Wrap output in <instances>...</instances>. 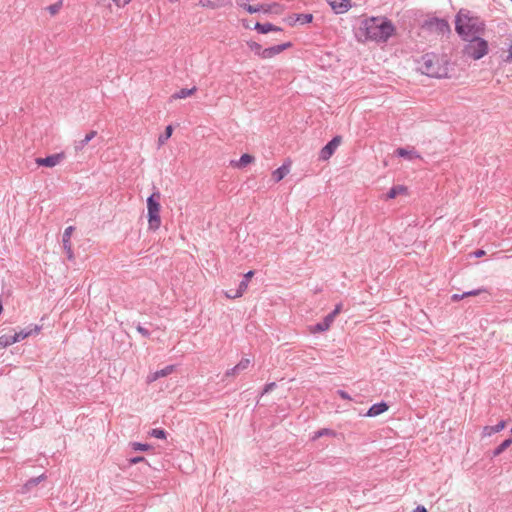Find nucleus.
<instances>
[{
    "mask_svg": "<svg viewBox=\"0 0 512 512\" xmlns=\"http://www.w3.org/2000/svg\"><path fill=\"white\" fill-rule=\"evenodd\" d=\"M396 32L392 21L386 17H368L361 21L357 36L364 37L365 41L385 43Z\"/></svg>",
    "mask_w": 512,
    "mask_h": 512,
    "instance_id": "nucleus-1",
    "label": "nucleus"
},
{
    "mask_svg": "<svg viewBox=\"0 0 512 512\" xmlns=\"http://www.w3.org/2000/svg\"><path fill=\"white\" fill-rule=\"evenodd\" d=\"M484 22L470 11L461 9L455 17V31L463 39L468 40L484 31Z\"/></svg>",
    "mask_w": 512,
    "mask_h": 512,
    "instance_id": "nucleus-2",
    "label": "nucleus"
},
{
    "mask_svg": "<svg viewBox=\"0 0 512 512\" xmlns=\"http://www.w3.org/2000/svg\"><path fill=\"white\" fill-rule=\"evenodd\" d=\"M418 69L425 75L434 78H443L448 75V68L435 53H426L418 61Z\"/></svg>",
    "mask_w": 512,
    "mask_h": 512,
    "instance_id": "nucleus-3",
    "label": "nucleus"
},
{
    "mask_svg": "<svg viewBox=\"0 0 512 512\" xmlns=\"http://www.w3.org/2000/svg\"><path fill=\"white\" fill-rule=\"evenodd\" d=\"M160 199L161 193L159 191L153 192L147 198V217H148V225L150 230H157L161 225V217H160Z\"/></svg>",
    "mask_w": 512,
    "mask_h": 512,
    "instance_id": "nucleus-4",
    "label": "nucleus"
},
{
    "mask_svg": "<svg viewBox=\"0 0 512 512\" xmlns=\"http://www.w3.org/2000/svg\"><path fill=\"white\" fill-rule=\"evenodd\" d=\"M464 53L474 60L481 59L488 53V43L478 36L472 37L465 46Z\"/></svg>",
    "mask_w": 512,
    "mask_h": 512,
    "instance_id": "nucleus-5",
    "label": "nucleus"
},
{
    "mask_svg": "<svg viewBox=\"0 0 512 512\" xmlns=\"http://www.w3.org/2000/svg\"><path fill=\"white\" fill-rule=\"evenodd\" d=\"M423 28L442 36L451 34V27L447 20L437 17L426 20L423 23Z\"/></svg>",
    "mask_w": 512,
    "mask_h": 512,
    "instance_id": "nucleus-6",
    "label": "nucleus"
},
{
    "mask_svg": "<svg viewBox=\"0 0 512 512\" xmlns=\"http://www.w3.org/2000/svg\"><path fill=\"white\" fill-rule=\"evenodd\" d=\"M342 137L337 135L333 137L320 151L319 158L321 160H328L335 152L337 147L341 144Z\"/></svg>",
    "mask_w": 512,
    "mask_h": 512,
    "instance_id": "nucleus-7",
    "label": "nucleus"
},
{
    "mask_svg": "<svg viewBox=\"0 0 512 512\" xmlns=\"http://www.w3.org/2000/svg\"><path fill=\"white\" fill-rule=\"evenodd\" d=\"M64 158H65V155L63 152H61V153L49 155L44 158H42V157L36 158L35 162L38 166L54 167V166L58 165Z\"/></svg>",
    "mask_w": 512,
    "mask_h": 512,
    "instance_id": "nucleus-8",
    "label": "nucleus"
},
{
    "mask_svg": "<svg viewBox=\"0 0 512 512\" xmlns=\"http://www.w3.org/2000/svg\"><path fill=\"white\" fill-rule=\"evenodd\" d=\"M73 231H74V227L68 226L67 228H65L63 236H62L63 249L67 255L68 260H70V261H72L74 259V254H73V250H72V246H71V242H70V238H71Z\"/></svg>",
    "mask_w": 512,
    "mask_h": 512,
    "instance_id": "nucleus-9",
    "label": "nucleus"
},
{
    "mask_svg": "<svg viewBox=\"0 0 512 512\" xmlns=\"http://www.w3.org/2000/svg\"><path fill=\"white\" fill-rule=\"evenodd\" d=\"M40 330H41L40 326H38V325H30V326H28V327H26L24 329H21L18 332H15L12 335H13V338L15 340V343H17V342H20V341L26 339L27 337H29L32 334H38Z\"/></svg>",
    "mask_w": 512,
    "mask_h": 512,
    "instance_id": "nucleus-10",
    "label": "nucleus"
},
{
    "mask_svg": "<svg viewBox=\"0 0 512 512\" xmlns=\"http://www.w3.org/2000/svg\"><path fill=\"white\" fill-rule=\"evenodd\" d=\"M291 46H292V43L291 42H287V43H283V44H279V45H275V46H271V47L265 48L264 52H262V58L263 59L272 58V57L280 54L281 52H283L287 48H290Z\"/></svg>",
    "mask_w": 512,
    "mask_h": 512,
    "instance_id": "nucleus-11",
    "label": "nucleus"
},
{
    "mask_svg": "<svg viewBox=\"0 0 512 512\" xmlns=\"http://www.w3.org/2000/svg\"><path fill=\"white\" fill-rule=\"evenodd\" d=\"M336 14H342L351 7L350 0H326Z\"/></svg>",
    "mask_w": 512,
    "mask_h": 512,
    "instance_id": "nucleus-12",
    "label": "nucleus"
},
{
    "mask_svg": "<svg viewBox=\"0 0 512 512\" xmlns=\"http://www.w3.org/2000/svg\"><path fill=\"white\" fill-rule=\"evenodd\" d=\"M254 29L258 32V33H261V34H267L269 32H277V33H282V28L278 27V26H275L273 25L272 23H260V22H257L255 24V27Z\"/></svg>",
    "mask_w": 512,
    "mask_h": 512,
    "instance_id": "nucleus-13",
    "label": "nucleus"
},
{
    "mask_svg": "<svg viewBox=\"0 0 512 512\" xmlns=\"http://www.w3.org/2000/svg\"><path fill=\"white\" fill-rule=\"evenodd\" d=\"M389 406L386 402L381 401L379 403L373 404L367 413L365 414L368 417H376L388 410Z\"/></svg>",
    "mask_w": 512,
    "mask_h": 512,
    "instance_id": "nucleus-14",
    "label": "nucleus"
},
{
    "mask_svg": "<svg viewBox=\"0 0 512 512\" xmlns=\"http://www.w3.org/2000/svg\"><path fill=\"white\" fill-rule=\"evenodd\" d=\"M250 365V359L248 358H243L241 359V361L236 365L234 366L233 368L231 369H228L225 373V376L226 377H229V376H236L238 373H240L241 371H244L246 370Z\"/></svg>",
    "mask_w": 512,
    "mask_h": 512,
    "instance_id": "nucleus-15",
    "label": "nucleus"
},
{
    "mask_svg": "<svg viewBox=\"0 0 512 512\" xmlns=\"http://www.w3.org/2000/svg\"><path fill=\"white\" fill-rule=\"evenodd\" d=\"M506 424L507 423L505 420H501L494 426H485L483 428L482 435L484 437H486V436H491L494 433H498L506 427Z\"/></svg>",
    "mask_w": 512,
    "mask_h": 512,
    "instance_id": "nucleus-16",
    "label": "nucleus"
},
{
    "mask_svg": "<svg viewBox=\"0 0 512 512\" xmlns=\"http://www.w3.org/2000/svg\"><path fill=\"white\" fill-rule=\"evenodd\" d=\"M254 275V271H248L242 281L239 283L238 285V288L235 290V296H242L243 293L246 291L247 287H248V283L250 281V279L252 278V276Z\"/></svg>",
    "mask_w": 512,
    "mask_h": 512,
    "instance_id": "nucleus-17",
    "label": "nucleus"
},
{
    "mask_svg": "<svg viewBox=\"0 0 512 512\" xmlns=\"http://www.w3.org/2000/svg\"><path fill=\"white\" fill-rule=\"evenodd\" d=\"M173 370H174L173 365L166 366L165 368L158 370V371L154 372L153 374L149 375L148 382H153L161 377H165V376L171 374Z\"/></svg>",
    "mask_w": 512,
    "mask_h": 512,
    "instance_id": "nucleus-18",
    "label": "nucleus"
},
{
    "mask_svg": "<svg viewBox=\"0 0 512 512\" xmlns=\"http://www.w3.org/2000/svg\"><path fill=\"white\" fill-rule=\"evenodd\" d=\"M290 172V165L283 164L272 173V178L275 182L281 181Z\"/></svg>",
    "mask_w": 512,
    "mask_h": 512,
    "instance_id": "nucleus-19",
    "label": "nucleus"
},
{
    "mask_svg": "<svg viewBox=\"0 0 512 512\" xmlns=\"http://www.w3.org/2000/svg\"><path fill=\"white\" fill-rule=\"evenodd\" d=\"M333 319L331 318V316L329 315H326L324 317V319L317 323L314 328H313V332H324L326 330H328L331 326V324L333 323Z\"/></svg>",
    "mask_w": 512,
    "mask_h": 512,
    "instance_id": "nucleus-20",
    "label": "nucleus"
},
{
    "mask_svg": "<svg viewBox=\"0 0 512 512\" xmlns=\"http://www.w3.org/2000/svg\"><path fill=\"white\" fill-rule=\"evenodd\" d=\"M254 161V156L243 154L238 161H231V165L237 168H243Z\"/></svg>",
    "mask_w": 512,
    "mask_h": 512,
    "instance_id": "nucleus-21",
    "label": "nucleus"
},
{
    "mask_svg": "<svg viewBox=\"0 0 512 512\" xmlns=\"http://www.w3.org/2000/svg\"><path fill=\"white\" fill-rule=\"evenodd\" d=\"M198 5L205 7V8L217 9V8L224 7L226 5V3L224 0H216V1L200 0L198 2Z\"/></svg>",
    "mask_w": 512,
    "mask_h": 512,
    "instance_id": "nucleus-22",
    "label": "nucleus"
},
{
    "mask_svg": "<svg viewBox=\"0 0 512 512\" xmlns=\"http://www.w3.org/2000/svg\"><path fill=\"white\" fill-rule=\"evenodd\" d=\"M291 23L299 22L300 24H307L312 22L313 15L310 13L307 14H294L293 17L290 18Z\"/></svg>",
    "mask_w": 512,
    "mask_h": 512,
    "instance_id": "nucleus-23",
    "label": "nucleus"
},
{
    "mask_svg": "<svg viewBox=\"0 0 512 512\" xmlns=\"http://www.w3.org/2000/svg\"><path fill=\"white\" fill-rule=\"evenodd\" d=\"M96 134V131H90L82 140L75 142V150H82L85 145L88 144L96 136Z\"/></svg>",
    "mask_w": 512,
    "mask_h": 512,
    "instance_id": "nucleus-24",
    "label": "nucleus"
},
{
    "mask_svg": "<svg viewBox=\"0 0 512 512\" xmlns=\"http://www.w3.org/2000/svg\"><path fill=\"white\" fill-rule=\"evenodd\" d=\"M407 190V188L403 185H396V186H393L392 188H390V190L388 191L386 197L387 199H394L396 198L398 195L400 194H403L405 193Z\"/></svg>",
    "mask_w": 512,
    "mask_h": 512,
    "instance_id": "nucleus-25",
    "label": "nucleus"
},
{
    "mask_svg": "<svg viewBox=\"0 0 512 512\" xmlns=\"http://www.w3.org/2000/svg\"><path fill=\"white\" fill-rule=\"evenodd\" d=\"M196 87H193L191 89H188V88H182L180 89L178 92L174 93L172 95V98L174 99H184L188 96H191L192 94H194V92L196 91Z\"/></svg>",
    "mask_w": 512,
    "mask_h": 512,
    "instance_id": "nucleus-26",
    "label": "nucleus"
},
{
    "mask_svg": "<svg viewBox=\"0 0 512 512\" xmlns=\"http://www.w3.org/2000/svg\"><path fill=\"white\" fill-rule=\"evenodd\" d=\"M512 444V438H508L504 440L499 446H497L493 452L492 456L497 457L502 454L510 445Z\"/></svg>",
    "mask_w": 512,
    "mask_h": 512,
    "instance_id": "nucleus-27",
    "label": "nucleus"
},
{
    "mask_svg": "<svg viewBox=\"0 0 512 512\" xmlns=\"http://www.w3.org/2000/svg\"><path fill=\"white\" fill-rule=\"evenodd\" d=\"M245 1L246 0H236V3L239 7L245 9L250 14H254V13L260 11V7H258V5L257 6L250 5V4H247Z\"/></svg>",
    "mask_w": 512,
    "mask_h": 512,
    "instance_id": "nucleus-28",
    "label": "nucleus"
},
{
    "mask_svg": "<svg viewBox=\"0 0 512 512\" xmlns=\"http://www.w3.org/2000/svg\"><path fill=\"white\" fill-rule=\"evenodd\" d=\"M396 154L400 157L412 159L414 157H419V155L414 150H407L405 148H398L396 150Z\"/></svg>",
    "mask_w": 512,
    "mask_h": 512,
    "instance_id": "nucleus-29",
    "label": "nucleus"
},
{
    "mask_svg": "<svg viewBox=\"0 0 512 512\" xmlns=\"http://www.w3.org/2000/svg\"><path fill=\"white\" fill-rule=\"evenodd\" d=\"M15 343L13 335L5 334L0 336V349L8 347Z\"/></svg>",
    "mask_w": 512,
    "mask_h": 512,
    "instance_id": "nucleus-30",
    "label": "nucleus"
},
{
    "mask_svg": "<svg viewBox=\"0 0 512 512\" xmlns=\"http://www.w3.org/2000/svg\"><path fill=\"white\" fill-rule=\"evenodd\" d=\"M247 45L251 51H253L256 55L262 58V52H264V49L262 48V45L260 43L255 41H249Z\"/></svg>",
    "mask_w": 512,
    "mask_h": 512,
    "instance_id": "nucleus-31",
    "label": "nucleus"
},
{
    "mask_svg": "<svg viewBox=\"0 0 512 512\" xmlns=\"http://www.w3.org/2000/svg\"><path fill=\"white\" fill-rule=\"evenodd\" d=\"M173 133V127L172 125H168L166 128H165V131L163 134H161L158 138V142L160 145H163L172 135Z\"/></svg>",
    "mask_w": 512,
    "mask_h": 512,
    "instance_id": "nucleus-32",
    "label": "nucleus"
},
{
    "mask_svg": "<svg viewBox=\"0 0 512 512\" xmlns=\"http://www.w3.org/2000/svg\"><path fill=\"white\" fill-rule=\"evenodd\" d=\"M62 5H63L62 0H59V1H57L56 3H54V4L50 5V6H48L46 9L48 10V12H49L52 16H54V15H56V14L60 11V9H61Z\"/></svg>",
    "mask_w": 512,
    "mask_h": 512,
    "instance_id": "nucleus-33",
    "label": "nucleus"
},
{
    "mask_svg": "<svg viewBox=\"0 0 512 512\" xmlns=\"http://www.w3.org/2000/svg\"><path fill=\"white\" fill-rule=\"evenodd\" d=\"M166 431L160 428L152 429L150 432V435L152 437L158 438V439H165L166 438Z\"/></svg>",
    "mask_w": 512,
    "mask_h": 512,
    "instance_id": "nucleus-34",
    "label": "nucleus"
},
{
    "mask_svg": "<svg viewBox=\"0 0 512 512\" xmlns=\"http://www.w3.org/2000/svg\"><path fill=\"white\" fill-rule=\"evenodd\" d=\"M132 447L136 451H146V450L150 449L149 444H143V443H139V442L132 443Z\"/></svg>",
    "mask_w": 512,
    "mask_h": 512,
    "instance_id": "nucleus-35",
    "label": "nucleus"
},
{
    "mask_svg": "<svg viewBox=\"0 0 512 512\" xmlns=\"http://www.w3.org/2000/svg\"><path fill=\"white\" fill-rule=\"evenodd\" d=\"M482 292H486V290L480 288V289H476V290L467 291V292H464L460 297L465 298L468 296H476V295L481 294Z\"/></svg>",
    "mask_w": 512,
    "mask_h": 512,
    "instance_id": "nucleus-36",
    "label": "nucleus"
},
{
    "mask_svg": "<svg viewBox=\"0 0 512 512\" xmlns=\"http://www.w3.org/2000/svg\"><path fill=\"white\" fill-rule=\"evenodd\" d=\"M325 435H335V432L330 429H321L316 432L314 439L325 436Z\"/></svg>",
    "mask_w": 512,
    "mask_h": 512,
    "instance_id": "nucleus-37",
    "label": "nucleus"
},
{
    "mask_svg": "<svg viewBox=\"0 0 512 512\" xmlns=\"http://www.w3.org/2000/svg\"><path fill=\"white\" fill-rule=\"evenodd\" d=\"M42 479H44V475H41L39 477H36V478H31L27 483H26V486L27 487H32V486H36Z\"/></svg>",
    "mask_w": 512,
    "mask_h": 512,
    "instance_id": "nucleus-38",
    "label": "nucleus"
},
{
    "mask_svg": "<svg viewBox=\"0 0 512 512\" xmlns=\"http://www.w3.org/2000/svg\"><path fill=\"white\" fill-rule=\"evenodd\" d=\"M269 7H270L272 13L280 14L282 12V7L278 3L269 4Z\"/></svg>",
    "mask_w": 512,
    "mask_h": 512,
    "instance_id": "nucleus-39",
    "label": "nucleus"
},
{
    "mask_svg": "<svg viewBox=\"0 0 512 512\" xmlns=\"http://www.w3.org/2000/svg\"><path fill=\"white\" fill-rule=\"evenodd\" d=\"M136 330L143 336V337H149L150 332L148 329L144 328L141 324H138L136 326Z\"/></svg>",
    "mask_w": 512,
    "mask_h": 512,
    "instance_id": "nucleus-40",
    "label": "nucleus"
},
{
    "mask_svg": "<svg viewBox=\"0 0 512 512\" xmlns=\"http://www.w3.org/2000/svg\"><path fill=\"white\" fill-rule=\"evenodd\" d=\"M342 304H337L333 311H331L328 315L334 320L335 317L341 312Z\"/></svg>",
    "mask_w": 512,
    "mask_h": 512,
    "instance_id": "nucleus-41",
    "label": "nucleus"
},
{
    "mask_svg": "<svg viewBox=\"0 0 512 512\" xmlns=\"http://www.w3.org/2000/svg\"><path fill=\"white\" fill-rule=\"evenodd\" d=\"M129 462H130V464H137L140 462H145L146 465H148V463L146 462V459L143 456H137V457L130 458Z\"/></svg>",
    "mask_w": 512,
    "mask_h": 512,
    "instance_id": "nucleus-42",
    "label": "nucleus"
},
{
    "mask_svg": "<svg viewBox=\"0 0 512 512\" xmlns=\"http://www.w3.org/2000/svg\"><path fill=\"white\" fill-rule=\"evenodd\" d=\"M275 387H276V383L275 382H271V383L266 384L264 389H263V394L271 392Z\"/></svg>",
    "mask_w": 512,
    "mask_h": 512,
    "instance_id": "nucleus-43",
    "label": "nucleus"
},
{
    "mask_svg": "<svg viewBox=\"0 0 512 512\" xmlns=\"http://www.w3.org/2000/svg\"><path fill=\"white\" fill-rule=\"evenodd\" d=\"M337 394L344 400H351L350 395L344 390H338Z\"/></svg>",
    "mask_w": 512,
    "mask_h": 512,
    "instance_id": "nucleus-44",
    "label": "nucleus"
},
{
    "mask_svg": "<svg viewBox=\"0 0 512 512\" xmlns=\"http://www.w3.org/2000/svg\"><path fill=\"white\" fill-rule=\"evenodd\" d=\"M258 7H260V11H263L264 13H272L269 4H261L258 5Z\"/></svg>",
    "mask_w": 512,
    "mask_h": 512,
    "instance_id": "nucleus-45",
    "label": "nucleus"
},
{
    "mask_svg": "<svg viewBox=\"0 0 512 512\" xmlns=\"http://www.w3.org/2000/svg\"><path fill=\"white\" fill-rule=\"evenodd\" d=\"M225 295H226L227 298H230V299H235V298L239 297V296H235V290H233V289L227 291L225 293Z\"/></svg>",
    "mask_w": 512,
    "mask_h": 512,
    "instance_id": "nucleus-46",
    "label": "nucleus"
},
{
    "mask_svg": "<svg viewBox=\"0 0 512 512\" xmlns=\"http://www.w3.org/2000/svg\"><path fill=\"white\" fill-rule=\"evenodd\" d=\"M485 254H486V252L482 249H478L474 252L475 257H477V258H480V257L484 256Z\"/></svg>",
    "mask_w": 512,
    "mask_h": 512,
    "instance_id": "nucleus-47",
    "label": "nucleus"
},
{
    "mask_svg": "<svg viewBox=\"0 0 512 512\" xmlns=\"http://www.w3.org/2000/svg\"><path fill=\"white\" fill-rule=\"evenodd\" d=\"M413 512H428V510L424 506L419 505L413 510Z\"/></svg>",
    "mask_w": 512,
    "mask_h": 512,
    "instance_id": "nucleus-48",
    "label": "nucleus"
},
{
    "mask_svg": "<svg viewBox=\"0 0 512 512\" xmlns=\"http://www.w3.org/2000/svg\"><path fill=\"white\" fill-rule=\"evenodd\" d=\"M507 61H512V41H511V44L509 46V54L507 56Z\"/></svg>",
    "mask_w": 512,
    "mask_h": 512,
    "instance_id": "nucleus-49",
    "label": "nucleus"
},
{
    "mask_svg": "<svg viewBox=\"0 0 512 512\" xmlns=\"http://www.w3.org/2000/svg\"><path fill=\"white\" fill-rule=\"evenodd\" d=\"M460 296H461V295H459V294H454V295H452L451 299H452L453 301H458V300L462 299Z\"/></svg>",
    "mask_w": 512,
    "mask_h": 512,
    "instance_id": "nucleus-50",
    "label": "nucleus"
},
{
    "mask_svg": "<svg viewBox=\"0 0 512 512\" xmlns=\"http://www.w3.org/2000/svg\"><path fill=\"white\" fill-rule=\"evenodd\" d=\"M113 2L115 3L116 6L118 7H124L126 4H121V0H113Z\"/></svg>",
    "mask_w": 512,
    "mask_h": 512,
    "instance_id": "nucleus-51",
    "label": "nucleus"
},
{
    "mask_svg": "<svg viewBox=\"0 0 512 512\" xmlns=\"http://www.w3.org/2000/svg\"><path fill=\"white\" fill-rule=\"evenodd\" d=\"M130 2H131V0H121V2H120V3H121V4H128V3H130Z\"/></svg>",
    "mask_w": 512,
    "mask_h": 512,
    "instance_id": "nucleus-52",
    "label": "nucleus"
},
{
    "mask_svg": "<svg viewBox=\"0 0 512 512\" xmlns=\"http://www.w3.org/2000/svg\"><path fill=\"white\" fill-rule=\"evenodd\" d=\"M511 433H512V427H511Z\"/></svg>",
    "mask_w": 512,
    "mask_h": 512,
    "instance_id": "nucleus-53",
    "label": "nucleus"
}]
</instances>
